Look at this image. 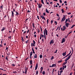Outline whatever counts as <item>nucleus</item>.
<instances>
[{
    "label": "nucleus",
    "instance_id": "1",
    "mask_svg": "<svg viewBox=\"0 0 75 75\" xmlns=\"http://www.w3.org/2000/svg\"><path fill=\"white\" fill-rule=\"evenodd\" d=\"M65 19H66L65 16H64L61 20V21L62 23V21H64L65 20Z\"/></svg>",
    "mask_w": 75,
    "mask_h": 75
},
{
    "label": "nucleus",
    "instance_id": "2",
    "mask_svg": "<svg viewBox=\"0 0 75 75\" xmlns=\"http://www.w3.org/2000/svg\"><path fill=\"white\" fill-rule=\"evenodd\" d=\"M65 38H63L62 39L61 43L62 44L63 42H65Z\"/></svg>",
    "mask_w": 75,
    "mask_h": 75
},
{
    "label": "nucleus",
    "instance_id": "3",
    "mask_svg": "<svg viewBox=\"0 0 75 75\" xmlns=\"http://www.w3.org/2000/svg\"><path fill=\"white\" fill-rule=\"evenodd\" d=\"M54 40H52L50 41V45H51L52 44H54Z\"/></svg>",
    "mask_w": 75,
    "mask_h": 75
},
{
    "label": "nucleus",
    "instance_id": "4",
    "mask_svg": "<svg viewBox=\"0 0 75 75\" xmlns=\"http://www.w3.org/2000/svg\"><path fill=\"white\" fill-rule=\"evenodd\" d=\"M65 25H66L67 27H68V26H69V23H65Z\"/></svg>",
    "mask_w": 75,
    "mask_h": 75
},
{
    "label": "nucleus",
    "instance_id": "5",
    "mask_svg": "<svg viewBox=\"0 0 75 75\" xmlns=\"http://www.w3.org/2000/svg\"><path fill=\"white\" fill-rule=\"evenodd\" d=\"M63 29L62 30V31H65V30H66L67 28H66V27L65 26H64L63 27Z\"/></svg>",
    "mask_w": 75,
    "mask_h": 75
},
{
    "label": "nucleus",
    "instance_id": "6",
    "mask_svg": "<svg viewBox=\"0 0 75 75\" xmlns=\"http://www.w3.org/2000/svg\"><path fill=\"white\" fill-rule=\"evenodd\" d=\"M45 33L46 34V35H47V29L46 28H45Z\"/></svg>",
    "mask_w": 75,
    "mask_h": 75
},
{
    "label": "nucleus",
    "instance_id": "7",
    "mask_svg": "<svg viewBox=\"0 0 75 75\" xmlns=\"http://www.w3.org/2000/svg\"><path fill=\"white\" fill-rule=\"evenodd\" d=\"M37 68H38V64L37 63L36 65V66L35 67V70H36V69H37Z\"/></svg>",
    "mask_w": 75,
    "mask_h": 75
},
{
    "label": "nucleus",
    "instance_id": "8",
    "mask_svg": "<svg viewBox=\"0 0 75 75\" xmlns=\"http://www.w3.org/2000/svg\"><path fill=\"white\" fill-rule=\"evenodd\" d=\"M67 53V51H66L65 52H63L62 54V55L63 56H65L66 55V53Z\"/></svg>",
    "mask_w": 75,
    "mask_h": 75
},
{
    "label": "nucleus",
    "instance_id": "9",
    "mask_svg": "<svg viewBox=\"0 0 75 75\" xmlns=\"http://www.w3.org/2000/svg\"><path fill=\"white\" fill-rule=\"evenodd\" d=\"M11 12H12V17H14V12H13V11H11Z\"/></svg>",
    "mask_w": 75,
    "mask_h": 75
},
{
    "label": "nucleus",
    "instance_id": "10",
    "mask_svg": "<svg viewBox=\"0 0 75 75\" xmlns=\"http://www.w3.org/2000/svg\"><path fill=\"white\" fill-rule=\"evenodd\" d=\"M71 57V56H69L66 59L67 60H68L69 59H70V58Z\"/></svg>",
    "mask_w": 75,
    "mask_h": 75
},
{
    "label": "nucleus",
    "instance_id": "11",
    "mask_svg": "<svg viewBox=\"0 0 75 75\" xmlns=\"http://www.w3.org/2000/svg\"><path fill=\"white\" fill-rule=\"evenodd\" d=\"M25 68L26 69H25V74H27V69H28V68H27V67H26Z\"/></svg>",
    "mask_w": 75,
    "mask_h": 75
},
{
    "label": "nucleus",
    "instance_id": "12",
    "mask_svg": "<svg viewBox=\"0 0 75 75\" xmlns=\"http://www.w3.org/2000/svg\"><path fill=\"white\" fill-rule=\"evenodd\" d=\"M51 67H56V64H52V66H51Z\"/></svg>",
    "mask_w": 75,
    "mask_h": 75
},
{
    "label": "nucleus",
    "instance_id": "13",
    "mask_svg": "<svg viewBox=\"0 0 75 75\" xmlns=\"http://www.w3.org/2000/svg\"><path fill=\"white\" fill-rule=\"evenodd\" d=\"M31 47H33V46L34 47H35V45H34L33 44V43H32L31 44Z\"/></svg>",
    "mask_w": 75,
    "mask_h": 75
},
{
    "label": "nucleus",
    "instance_id": "14",
    "mask_svg": "<svg viewBox=\"0 0 75 75\" xmlns=\"http://www.w3.org/2000/svg\"><path fill=\"white\" fill-rule=\"evenodd\" d=\"M33 55V52H31L30 53V57H31Z\"/></svg>",
    "mask_w": 75,
    "mask_h": 75
},
{
    "label": "nucleus",
    "instance_id": "15",
    "mask_svg": "<svg viewBox=\"0 0 75 75\" xmlns=\"http://www.w3.org/2000/svg\"><path fill=\"white\" fill-rule=\"evenodd\" d=\"M16 14L15 15L16 16H18V15H19V14L18 12L16 11Z\"/></svg>",
    "mask_w": 75,
    "mask_h": 75
},
{
    "label": "nucleus",
    "instance_id": "16",
    "mask_svg": "<svg viewBox=\"0 0 75 75\" xmlns=\"http://www.w3.org/2000/svg\"><path fill=\"white\" fill-rule=\"evenodd\" d=\"M5 30V28L4 27H3L2 28V29L1 30V31H4Z\"/></svg>",
    "mask_w": 75,
    "mask_h": 75
},
{
    "label": "nucleus",
    "instance_id": "17",
    "mask_svg": "<svg viewBox=\"0 0 75 75\" xmlns=\"http://www.w3.org/2000/svg\"><path fill=\"white\" fill-rule=\"evenodd\" d=\"M46 12L47 13H49V12L47 10V8L46 9Z\"/></svg>",
    "mask_w": 75,
    "mask_h": 75
},
{
    "label": "nucleus",
    "instance_id": "18",
    "mask_svg": "<svg viewBox=\"0 0 75 75\" xmlns=\"http://www.w3.org/2000/svg\"><path fill=\"white\" fill-rule=\"evenodd\" d=\"M40 17H41V18H42V19H44V18H45L43 16H40Z\"/></svg>",
    "mask_w": 75,
    "mask_h": 75
},
{
    "label": "nucleus",
    "instance_id": "19",
    "mask_svg": "<svg viewBox=\"0 0 75 75\" xmlns=\"http://www.w3.org/2000/svg\"><path fill=\"white\" fill-rule=\"evenodd\" d=\"M30 65H31L33 64V61H30Z\"/></svg>",
    "mask_w": 75,
    "mask_h": 75
},
{
    "label": "nucleus",
    "instance_id": "20",
    "mask_svg": "<svg viewBox=\"0 0 75 75\" xmlns=\"http://www.w3.org/2000/svg\"><path fill=\"white\" fill-rule=\"evenodd\" d=\"M61 11H62V13H64L65 12V11H64V10L63 9H61Z\"/></svg>",
    "mask_w": 75,
    "mask_h": 75
},
{
    "label": "nucleus",
    "instance_id": "21",
    "mask_svg": "<svg viewBox=\"0 0 75 75\" xmlns=\"http://www.w3.org/2000/svg\"><path fill=\"white\" fill-rule=\"evenodd\" d=\"M41 6H42V5H38V7L39 8H41Z\"/></svg>",
    "mask_w": 75,
    "mask_h": 75
},
{
    "label": "nucleus",
    "instance_id": "22",
    "mask_svg": "<svg viewBox=\"0 0 75 75\" xmlns=\"http://www.w3.org/2000/svg\"><path fill=\"white\" fill-rule=\"evenodd\" d=\"M40 58H42V54L40 55Z\"/></svg>",
    "mask_w": 75,
    "mask_h": 75
},
{
    "label": "nucleus",
    "instance_id": "23",
    "mask_svg": "<svg viewBox=\"0 0 75 75\" xmlns=\"http://www.w3.org/2000/svg\"><path fill=\"white\" fill-rule=\"evenodd\" d=\"M34 57L35 58H37V54H36L34 55Z\"/></svg>",
    "mask_w": 75,
    "mask_h": 75
},
{
    "label": "nucleus",
    "instance_id": "24",
    "mask_svg": "<svg viewBox=\"0 0 75 75\" xmlns=\"http://www.w3.org/2000/svg\"><path fill=\"white\" fill-rule=\"evenodd\" d=\"M68 20L67 19H66V20H65V23H67V22H68Z\"/></svg>",
    "mask_w": 75,
    "mask_h": 75
},
{
    "label": "nucleus",
    "instance_id": "25",
    "mask_svg": "<svg viewBox=\"0 0 75 75\" xmlns=\"http://www.w3.org/2000/svg\"><path fill=\"white\" fill-rule=\"evenodd\" d=\"M33 44L34 45H35V41L33 40Z\"/></svg>",
    "mask_w": 75,
    "mask_h": 75
},
{
    "label": "nucleus",
    "instance_id": "26",
    "mask_svg": "<svg viewBox=\"0 0 75 75\" xmlns=\"http://www.w3.org/2000/svg\"><path fill=\"white\" fill-rule=\"evenodd\" d=\"M41 1L43 4H44V1H43V0H41Z\"/></svg>",
    "mask_w": 75,
    "mask_h": 75
},
{
    "label": "nucleus",
    "instance_id": "27",
    "mask_svg": "<svg viewBox=\"0 0 75 75\" xmlns=\"http://www.w3.org/2000/svg\"><path fill=\"white\" fill-rule=\"evenodd\" d=\"M36 75H38V71H36Z\"/></svg>",
    "mask_w": 75,
    "mask_h": 75
},
{
    "label": "nucleus",
    "instance_id": "28",
    "mask_svg": "<svg viewBox=\"0 0 75 75\" xmlns=\"http://www.w3.org/2000/svg\"><path fill=\"white\" fill-rule=\"evenodd\" d=\"M42 74L43 75H44V74H45V71H43L42 72Z\"/></svg>",
    "mask_w": 75,
    "mask_h": 75
},
{
    "label": "nucleus",
    "instance_id": "29",
    "mask_svg": "<svg viewBox=\"0 0 75 75\" xmlns=\"http://www.w3.org/2000/svg\"><path fill=\"white\" fill-rule=\"evenodd\" d=\"M62 60H59L58 61V63H60V62H62Z\"/></svg>",
    "mask_w": 75,
    "mask_h": 75
},
{
    "label": "nucleus",
    "instance_id": "30",
    "mask_svg": "<svg viewBox=\"0 0 75 75\" xmlns=\"http://www.w3.org/2000/svg\"><path fill=\"white\" fill-rule=\"evenodd\" d=\"M54 59V56H52L51 58V60H52V59Z\"/></svg>",
    "mask_w": 75,
    "mask_h": 75
},
{
    "label": "nucleus",
    "instance_id": "31",
    "mask_svg": "<svg viewBox=\"0 0 75 75\" xmlns=\"http://www.w3.org/2000/svg\"><path fill=\"white\" fill-rule=\"evenodd\" d=\"M12 65L13 66V67H15V66H16V65L13 64H12Z\"/></svg>",
    "mask_w": 75,
    "mask_h": 75
},
{
    "label": "nucleus",
    "instance_id": "32",
    "mask_svg": "<svg viewBox=\"0 0 75 75\" xmlns=\"http://www.w3.org/2000/svg\"><path fill=\"white\" fill-rule=\"evenodd\" d=\"M40 69H41V71H42L43 69V67H41L40 68Z\"/></svg>",
    "mask_w": 75,
    "mask_h": 75
},
{
    "label": "nucleus",
    "instance_id": "33",
    "mask_svg": "<svg viewBox=\"0 0 75 75\" xmlns=\"http://www.w3.org/2000/svg\"><path fill=\"white\" fill-rule=\"evenodd\" d=\"M75 26V25H73L71 28H71H73V27H74Z\"/></svg>",
    "mask_w": 75,
    "mask_h": 75
},
{
    "label": "nucleus",
    "instance_id": "34",
    "mask_svg": "<svg viewBox=\"0 0 75 75\" xmlns=\"http://www.w3.org/2000/svg\"><path fill=\"white\" fill-rule=\"evenodd\" d=\"M67 63V62H64V63L63 64L64 65H65V64H66Z\"/></svg>",
    "mask_w": 75,
    "mask_h": 75
},
{
    "label": "nucleus",
    "instance_id": "35",
    "mask_svg": "<svg viewBox=\"0 0 75 75\" xmlns=\"http://www.w3.org/2000/svg\"><path fill=\"white\" fill-rule=\"evenodd\" d=\"M54 23H55L56 25H57V22L56 21H54Z\"/></svg>",
    "mask_w": 75,
    "mask_h": 75
},
{
    "label": "nucleus",
    "instance_id": "36",
    "mask_svg": "<svg viewBox=\"0 0 75 75\" xmlns=\"http://www.w3.org/2000/svg\"><path fill=\"white\" fill-rule=\"evenodd\" d=\"M42 38H44L45 36H44V35H42Z\"/></svg>",
    "mask_w": 75,
    "mask_h": 75
},
{
    "label": "nucleus",
    "instance_id": "37",
    "mask_svg": "<svg viewBox=\"0 0 75 75\" xmlns=\"http://www.w3.org/2000/svg\"><path fill=\"white\" fill-rule=\"evenodd\" d=\"M73 74V73L72 72H71L69 74V75H72Z\"/></svg>",
    "mask_w": 75,
    "mask_h": 75
},
{
    "label": "nucleus",
    "instance_id": "38",
    "mask_svg": "<svg viewBox=\"0 0 75 75\" xmlns=\"http://www.w3.org/2000/svg\"><path fill=\"white\" fill-rule=\"evenodd\" d=\"M22 40L23 41H24V40L23 39V38H22Z\"/></svg>",
    "mask_w": 75,
    "mask_h": 75
},
{
    "label": "nucleus",
    "instance_id": "39",
    "mask_svg": "<svg viewBox=\"0 0 75 75\" xmlns=\"http://www.w3.org/2000/svg\"><path fill=\"white\" fill-rule=\"evenodd\" d=\"M72 31H71L69 33V34H68V35H69V34H70L71 33H72Z\"/></svg>",
    "mask_w": 75,
    "mask_h": 75
},
{
    "label": "nucleus",
    "instance_id": "40",
    "mask_svg": "<svg viewBox=\"0 0 75 75\" xmlns=\"http://www.w3.org/2000/svg\"><path fill=\"white\" fill-rule=\"evenodd\" d=\"M69 55L68 54L65 57H64V58H66V57H67L68 56H69Z\"/></svg>",
    "mask_w": 75,
    "mask_h": 75
},
{
    "label": "nucleus",
    "instance_id": "41",
    "mask_svg": "<svg viewBox=\"0 0 75 75\" xmlns=\"http://www.w3.org/2000/svg\"><path fill=\"white\" fill-rule=\"evenodd\" d=\"M61 25H60V27H59V30H60V29H61Z\"/></svg>",
    "mask_w": 75,
    "mask_h": 75
},
{
    "label": "nucleus",
    "instance_id": "42",
    "mask_svg": "<svg viewBox=\"0 0 75 75\" xmlns=\"http://www.w3.org/2000/svg\"><path fill=\"white\" fill-rule=\"evenodd\" d=\"M33 28H35V25H34V23H33Z\"/></svg>",
    "mask_w": 75,
    "mask_h": 75
},
{
    "label": "nucleus",
    "instance_id": "43",
    "mask_svg": "<svg viewBox=\"0 0 75 75\" xmlns=\"http://www.w3.org/2000/svg\"><path fill=\"white\" fill-rule=\"evenodd\" d=\"M37 17L38 18V20H40V18H39V17H38V16H37Z\"/></svg>",
    "mask_w": 75,
    "mask_h": 75
},
{
    "label": "nucleus",
    "instance_id": "44",
    "mask_svg": "<svg viewBox=\"0 0 75 75\" xmlns=\"http://www.w3.org/2000/svg\"><path fill=\"white\" fill-rule=\"evenodd\" d=\"M67 13L68 14H69H69H71V12H70L69 13Z\"/></svg>",
    "mask_w": 75,
    "mask_h": 75
},
{
    "label": "nucleus",
    "instance_id": "45",
    "mask_svg": "<svg viewBox=\"0 0 75 75\" xmlns=\"http://www.w3.org/2000/svg\"><path fill=\"white\" fill-rule=\"evenodd\" d=\"M63 72V71L62 70H61L60 71L59 73H62Z\"/></svg>",
    "mask_w": 75,
    "mask_h": 75
},
{
    "label": "nucleus",
    "instance_id": "46",
    "mask_svg": "<svg viewBox=\"0 0 75 75\" xmlns=\"http://www.w3.org/2000/svg\"><path fill=\"white\" fill-rule=\"evenodd\" d=\"M71 51H70V52L68 54V55H69L71 54Z\"/></svg>",
    "mask_w": 75,
    "mask_h": 75
},
{
    "label": "nucleus",
    "instance_id": "47",
    "mask_svg": "<svg viewBox=\"0 0 75 75\" xmlns=\"http://www.w3.org/2000/svg\"><path fill=\"white\" fill-rule=\"evenodd\" d=\"M59 2L60 3H62V1L61 0H60Z\"/></svg>",
    "mask_w": 75,
    "mask_h": 75
},
{
    "label": "nucleus",
    "instance_id": "48",
    "mask_svg": "<svg viewBox=\"0 0 75 75\" xmlns=\"http://www.w3.org/2000/svg\"><path fill=\"white\" fill-rule=\"evenodd\" d=\"M47 24H48V19H47Z\"/></svg>",
    "mask_w": 75,
    "mask_h": 75
},
{
    "label": "nucleus",
    "instance_id": "49",
    "mask_svg": "<svg viewBox=\"0 0 75 75\" xmlns=\"http://www.w3.org/2000/svg\"><path fill=\"white\" fill-rule=\"evenodd\" d=\"M57 51H58V50H56V51L54 52V53H57Z\"/></svg>",
    "mask_w": 75,
    "mask_h": 75
},
{
    "label": "nucleus",
    "instance_id": "50",
    "mask_svg": "<svg viewBox=\"0 0 75 75\" xmlns=\"http://www.w3.org/2000/svg\"><path fill=\"white\" fill-rule=\"evenodd\" d=\"M8 50V48L7 47H6V50Z\"/></svg>",
    "mask_w": 75,
    "mask_h": 75
},
{
    "label": "nucleus",
    "instance_id": "51",
    "mask_svg": "<svg viewBox=\"0 0 75 75\" xmlns=\"http://www.w3.org/2000/svg\"><path fill=\"white\" fill-rule=\"evenodd\" d=\"M1 8H2V10L3 9V6H1L0 7Z\"/></svg>",
    "mask_w": 75,
    "mask_h": 75
},
{
    "label": "nucleus",
    "instance_id": "52",
    "mask_svg": "<svg viewBox=\"0 0 75 75\" xmlns=\"http://www.w3.org/2000/svg\"><path fill=\"white\" fill-rule=\"evenodd\" d=\"M32 51H34V49H33V47L32 48Z\"/></svg>",
    "mask_w": 75,
    "mask_h": 75
},
{
    "label": "nucleus",
    "instance_id": "53",
    "mask_svg": "<svg viewBox=\"0 0 75 75\" xmlns=\"http://www.w3.org/2000/svg\"><path fill=\"white\" fill-rule=\"evenodd\" d=\"M43 15L44 16H45V13H43Z\"/></svg>",
    "mask_w": 75,
    "mask_h": 75
},
{
    "label": "nucleus",
    "instance_id": "54",
    "mask_svg": "<svg viewBox=\"0 0 75 75\" xmlns=\"http://www.w3.org/2000/svg\"><path fill=\"white\" fill-rule=\"evenodd\" d=\"M53 22V21L52 20L51 21V24H52Z\"/></svg>",
    "mask_w": 75,
    "mask_h": 75
},
{
    "label": "nucleus",
    "instance_id": "55",
    "mask_svg": "<svg viewBox=\"0 0 75 75\" xmlns=\"http://www.w3.org/2000/svg\"><path fill=\"white\" fill-rule=\"evenodd\" d=\"M60 70H62V67H61L60 68Z\"/></svg>",
    "mask_w": 75,
    "mask_h": 75
},
{
    "label": "nucleus",
    "instance_id": "56",
    "mask_svg": "<svg viewBox=\"0 0 75 75\" xmlns=\"http://www.w3.org/2000/svg\"><path fill=\"white\" fill-rule=\"evenodd\" d=\"M27 33V31H25L23 33H24V34H25V33Z\"/></svg>",
    "mask_w": 75,
    "mask_h": 75
},
{
    "label": "nucleus",
    "instance_id": "57",
    "mask_svg": "<svg viewBox=\"0 0 75 75\" xmlns=\"http://www.w3.org/2000/svg\"><path fill=\"white\" fill-rule=\"evenodd\" d=\"M8 38H9L10 39H11V36H10V37H8Z\"/></svg>",
    "mask_w": 75,
    "mask_h": 75
},
{
    "label": "nucleus",
    "instance_id": "58",
    "mask_svg": "<svg viewBox=\"0 0 75 75\" xmlns=\"http://www.w3.org/2000/svg\"><path fill=\"white\" fill-rule=\"evenodd\" d=\"M30 12H31V11H29V10H28V13H30Z\"/></svg>",
    "mask_w": 75,
    "mask_h": 75
},
{
    "label": "nucleus",
    "instance_id": "59",
    "mask_svg": "<svg viewBox=\"0 0 75 75\" xmlns=\"http://www.w3.org/2000/svg\"><path fill=\"white\" fill-rule=\"evenodd\" d=\"M61 75V73H60L59 74V73H58V75Z\"/></svg>",
    "mask_w": 75,
    "mask_h": 75
},
{
    "label": "nucleus",
    "instance_id": "60",
    "mask_svg": "<svg viewBox=\"0 0 75 75\" xmlns=\"http://www.w3.org/2000/svg\"><path fill=\"white\" fill-rule=\"evenodd\" d=\"M67 3V1H64V3L65 4V3Z\"/></svg>",
    "mask_w": 75,
    "mask_h": 75
},
{
    "label": "nucleus",
    "instance_id": "61",
    "mask_svg": "<svg viewBox=\"0 0 75 75\" xmlns=\"http://www.w3.org/2000/svg\"><path fill=\"white\" fill-rule=\"evenodd\" d=\"M57 16L58 17H59V14H57Z\"/></svg>",
    "mask_w": 75,
    "mask_h": 75
},
{
    "label": "nucleus",
    "instance_id": "62",
    "mask_svg": "<svg viewBox=\"0 0 75 75\" xmlns=\"http://www.w3.org/2000/svg\"><path fill=\"white\" fill-rule=\"evenodd\" d=\"M34 37H37V35H34Z\"/></svg>",
    "mask_w": 75,
    "mask_h": 75
},
{
    "label": "nucleus",
    "instance_id": "63",
    "mask_svg": "<svg viewBox=\"0 0 75 75\" xmlns=\"http://www.w3.org/2000/svg\"><path fill=\"white\" fill-rule=\"evenodd\" d=\"M7 54L8 55H10V53H7Z\"/></svg>",
    "mask_w": 75,
    "mask_h": 75
},
{
    "label": "nucleus",
    "instance_id": "64",
    "mask_svg": "<svg viewBox=\"0 0 75 75\" xmlns=\"http://www.w3.org/2000/svg\"><path fill=\"white\" fill-rule=\"evenodd\" d=\"M33 67V66L32 65H31V66H30V68H32V67Z\"/></svg>",
    "mask_w": 75,
    "mask_h": 75
}]
</instances>
